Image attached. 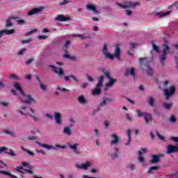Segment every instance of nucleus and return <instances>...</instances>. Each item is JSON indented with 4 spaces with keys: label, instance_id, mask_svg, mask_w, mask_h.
Returning <instances> with one entry per match:
<instances>
[{
    "label": "nucleus",
    "instance_id": "1",
    "mask_svg": "<svg viewBox=\"0 0 178 178\" xmlns=\"http://www.w3.org/2000/svg\"><path fill=\"white\" fill-rule=\"evenodd\" d=\"M14 88L16 89L17 91H19L20 94H22V95L26 98L24 100V104L31 105V102H35V100L34 98L31 97V95H26V93H24V91H23L22 86L19 85V83H14Z\"/></svg>",
    "mask_w": 178,
    "mask_h": 178
},
{
    "label": "nucleus",
    "instance_id": "2",
    "mask_svg": "<svg viewBox=\"0 0 178 178\" xmlns=\"http://www.w3.org/2000/svg\"><path fill=\"white\" fill-rule=\"evenodd\" d=\"M139 62L142 65V70L144 72L146 67L148 76H152V68L149 66V63L145 64L147 62V58H140Z\"/></svg>",
    "mask_w": 178,
    "mask_h": 178
},
{
    "label": "nucleus",
    "instance_id": "3",
    "mask_svg": "<svg viewBox=\"0 0 178 178\" xmlns=\"http://www.w3.org/2000/svg\"><path fill=\"white\" fill-rule=\"evenodd\" d=\"M163 49L162 55L159 56V61L162 66H165V60H166V56L168 55V51L170 49L169 45L167 44H163Z\"/></svg>",
    "mask_w": 178,
    "mask_h": 178
},
{
    "label": "nucleus",
    "instance_id": "4",
    "mask_svg": "<svg viewBox=\"0 0 178 178\" xmlns=\"http://www.w3.org/2000/svg\"><path fill=\"white\" fill-rule=\"evenodd\" d=\"M104 83V76L101 75L98 79V83L96 85L95 89L92 91V95H99L101 94V87Z\"/></svg>",
    "mask_w": 178,
    "mask_h": 178
},
{
    "label": "nucleus",
    "instance_id": "5",
    "mask_svg": "<svg viewBox=\"0 0 178 178\" xmlns=\"http://www.w3.org/2000/svg\"><path fill=\"white\" fill-rule=\"evenodd\" d=\"M115 5L118 6H120V8H122V9H130V8H136V6H140V3L138 2H133L130 3L129 6L122 5V3L119 2H116Z\"/></svg>",
    "mask_w": 178,
    "mask_h": 178
},
{
    "label": "nucleus",
    "instance_id": "6",
    "mask_svg": "<svg viewBox=\"0 0 178 178\" xmlns=\"http://www.w3.org/2000/svg\"><path fill=\"white\" fill-rule=\"evenodd\" d=\"M176 92V88L174 86L170 87L169 90L168 89L164 90L165 99H169L173 94Z\"/></svg>",
    "mask_w": 178,
    "mask_h": 178
},
{
    "label": "nucleus",
    "instance_id": "7",
    "mask_svg": "<svg viewBox=\"0 0 178 178\" xmlns=\"http://www.w3.org/2000/svg\"><path fill=\"white\" fill-rule=\"evenodd\" d=\"M103 54L106 58L108 59L113 60L115 56L113 54H111V53L108 52V45L105 44L103 47Z\"/></svg>",
    "mask_w": 178,
    "mask_h": 178
},
{
    "label": "nucleus",
    "instance_id": "8",
    "mask_svg": "<svg viewBox=\"0 0 178 178\" xmlns=\"http://www.w3.org/2000/svg\"><path fill=\"white\" fill-rule=\"evenodd\" d=\"M163 154H154L152 156V159L150 160V163H158L161 162V158H163Z\"/></svg>",
    "mask_w": 178,
    "mask_h": 178
},
{
    "label": "nucleus",
    "instance_id": "9",
    "mask_svg": "<svg viewBox=\"0 0 178 178\" xmlns=\"http://www.w3.org/2000/svg\"><path fill=\"white\" fill-rule=\"evenodd\" d=\"M49 67H51L52 72H54L56 74H58V76L60 77V76H63L65 74V72H63V69L62 67L58 68V70L56 69V67L54 65H49Z\"/></svg>",
    "mask_w": 178,
    "mask_h": 178
},
{
    "label": "nucleus",
    "instance_id": "10",
    "mask_svg": "<svg viewBox=\"0 0 178 178\" xmlns=\"http://www.w3.org/2000/svg\"><path fill=\"white\" fill-rule=\"evenodd\" d=\"M42 10H44V7L41 6L39 8H35L31 10L29 12L27 13L28 16H33V15H37L41 13Z\"/></svg>",
    "mask_w": 178,
    "mask_h": 178
},
{
    "label": "nucleus",
    "instance_id": "11",
    "mask_svg": "<svg viewBox=\"0 0 178 178\" xmlns=\"http://www.w3.org/2000/svg\"><path fill=\"white\" fill-rule=\"evenodd\" d=\"M175 152H178V147L173 145H168L167 147L166 154L169 155Z\"/></svg>",
    "mask_w": 178,
    "mask_h": 178
},
{
    "label": "nucleus",
    "instance_id": "12",
    "mask_svg": "<svg viewBox=\"0 0 178 178\" xmlns=\"http://www.w3.org/2000/svg\"><path fill=\"white\" fill-rule=\"evenodd\" d=\"M10 35L11 34H15V30L14 29H5V30H1L0 31V38L2 37L3 35Z\"/></svg>",
    "mask_w": 178,
    "mask_h": 178
},
{
    "label": "nucleus",
    "instance_id": "13",
    "mask_svg": "<svg viewBox=\"0 0 178 178\" xmlns=\"http://www.w3.org/2000/svg\"><path fill=\"white\" fill-rule=\"evenodd\" d=\"M56 19L58 22H67L69 20H72V18L70 17H65L63 15H58L56 17Z\"/></svg>",
    "mask_w": 178,
    "mask_h": 178
},
{
    "label": "nucleus",
    "instance_id": "14",
    "mask_svg": "<svg viewBox=\"0 0 178 178\" xmlns=\"http://www.w3.org/2000/svg\"><path fill=\"white\" fill-rule=\"evenodd\" d=\"M61 118L62 115H60V113H54V119L57 124H62V120H60Z\"/></svg>",
    "mask_w": 178,
    "mask_h": 178
},
{
    "label": "nucleus",
    "instance_id": "15",
    "mask_svg": "<svg viewBox=\"0 0 178 178\" xmlns=\"http://www.w3.org/2000/svg\"><path fill=\"white\" fill-rule=\"evenodd\" d=\"M111 138H113V140L111 141V145L118 144L119 143V137L116 134H111Z\"/></svg>",
    "mask_w": 178,
    "mask_h": 178
},
{
    "label": "nucleus",
    "instance_id": "16",
    "mask_svg": "<svg viewBox=\"0 0 178 178\" xmlns=\"http://www.w3.org/2000/svg\"><path fill=\"white\" fill-rule=\"evenodd\" d=\"M129 74H131V76H136V70L134 67L130 68H126L125 70V76H129Z\"/></svg>",
    "mask_w": 178,
    "mask_h": 178
},
{
    "label": "nucleus",
    "instance_id": "17",
    "mask_svg": "<svg viewBox=\"0 0 178 178\" xmlns=\"http://www.w3.org/2000/svg\"><path fill=\"white\" fill-rule=\"evenodd\" d=\"M116 81H118V80L113 79L112 76L108 78V82L106 83V87H113V84H115Z\"/></svg>",
    "mask_w": 178,
    "mask_h": 178
},
{
    "label": "nucleus",
    "instance_id": "18",
    "mask_svg": "<svg viewBox=\"0 0 178 178\" xmlns=\"http://www.w3.org/2000/svg\"><path fill=\"white\" fill-rule=\"evenodd\" d=\"M114 55L118 60H120V47L119 46L115 47Z\"/></svg>",
    "mask_w": 178,
    "mask_h": 178
},
{
    "label": "nucleus",
    "instance_id": "19",
    "mask_svg": "<svg viewBox=\"0 0 178 178\" xmlns=\"http://www.w3.org/2000/svg\"><path fill=\"white\" fill-rule=\"evenodd\" d=\"M144 119L145 121V123H147V124L149 123H151V122H152V116L151 115V114H145L144 116Z\"/></svg>",
    "mask_w": 178,
    "mask_h": 178
},
{
    "label": "nucleus",
    "instance_id": "20",
    "mask_svg": "<svg viewBox=\"0 0 178 178\" xmlns=\"http://www.w3.org/2000/svg\"><path fill=\"white\" fill-rule=\"evenodd\" d=\"M0 174L5 175L6 176H8L9 177H12V178H17L16 175H13L10 172L5 170H0Z\"/></svg>",
    "mask_w": 178,
    "mask_h": 178
},
{
    "label": "nucleus",
    "instance_id": "21",
    "mask_svg": "<svg viewBox=\"0 0 178 178\" xmlns=\"http://www.w3.org/2000/svg\"><path fill=\"white\" fill-rule=\"evenodd\" d=\"M10 19H13V20H16L17 19V17H13L11 16L9 19H7L6 27H10V26H13V24H12V22L10 21Z\"/></svg>",
    "mask_w": 178,
    "mask_h": 178
},
{
    "label": "nucleus",
    "instance_id": "22",
    "mask_svg": "<svg viewBox=\"0 0 178 178\" xmlns=\"http://www.w3.org/2000/svg\"><path fill=\"white\" fill-rule=\"evenodd\" d=\"M170 13V11H167L165 13H163L162 12L155 13L154 16H158L159 17H164V16H168Z\"/></svg>",
    "mask_w": 178,
    "mask_h": 178
},
{
    "label": "nucleus",
    "instance_id": "23",
    "mask_svg": "<svg viewBox=\"0 0 178 178\" xmlns=\"http://www.w3.org/2000/svg\"><path fill=\"white\" fill-rule=\"evenodd\" d=\"M77 145H79V144L76 143L73 145H70L69 147L71 149H73V152H74V154H80V152L77 151Z\"/></svg>",
    "mask_w": 178,
    "mask_h": 178
},
{
    "label": "nucleus",
    "instance_id": "24",
    "mask_svg": "<svg viewBox=\"0 0 178 178\" xmlns=\"http://www.w3.org/2000/svg\"><path fill=\"white\" fill-rule=\"evenodd\" d=\"M65 81H70V79H72L76 83H79V79H76L74 75H70V76H64Z\"/></svg>",
    "mask_w": 178,
    "mask_h": 178
},
{
    "label": "nucleus",
    "instance_id": "25",
    "mask_svg": "<svg viewBox=\"0 0 178 178\" xmlns=\"http://www.w3.org/2000/svg\"><path fill=\"white\" fill-rule=\"evenodd\" d=\"M78 102H79V104H81V105H84V104H86V97H84V95H81L79 96Z\"/></svg>",
    "mask_w": 178,
    "mask_h": 178
},
{
    "label": "nucleus",
    "instance_id": "26",
    "mask_svg": "<svg viewBox=\"0 0 178 178\" xmlns=\"http://www.w3.org/2000/svg\"><path fill=\"white\" fill-rule=\"evenodd\" d=\"M86 8L89 10H92V12H94V13H98V10H97V8H95L94 5H92V4H88V5H86Z\"/></svg>",
    "mask_w": 178,
    "mask_h": 178
},
{
    "label": "nucleus",
    "instance_id": "27",
    "mask_svg": "<svg viewBox=\"0 0 178 178\" xmlns=\"http://www.w3.org/2000/svg\"><path fill=\"white\" fill-rule=\"evenodd\" d=\"M120 152V151L119 150V148H115V152L111 154L112 159H116V158H118Z\"/></svg>",
    "mask_w": 178,
    "mask_h": 178
},
{
    "label": "nucleus",
    "instance_id": "28",
    "mask_svg": "<svg viewBox=\"0 0 178 178\" xmlns=\"http://www.w3.org/2000/svg\"><path fill=\"white\" fill-rule=\"evenodd\" d=\"M127 134L128 136V143L125 144V145H129L130 143L131 142V130L127 129Z\"/></svg>",
    "mask_w": 178,
    "mask_h": 178
},
{
    "label": "nucleus",
    "instance_id": "29",
    "mask_svg": "<svg viewBox=\"0 0 178 178\" xmlns=\"http://www.w3.org/2000/svg\"><path fill=\"white\" fill-rule=\"evenodd\" d=\"M38 146L42 147L43 148H47V149H55V147L54 146H49L47 144L38 143Z\"/></svg>",
    "mask_w": 178,
    "mask_h": 178
},
{
    "label": "nucleus",
    "instance_id": "30",
    "mask_svg": "<svg viewBox=\"0 0 178 178\" xmlns=\"http://www.w3.org/2000/svg\"><path fill=\"white\" fill-rule=\"evenodd\" d=\"M89 166H91V162L90 161H86V163L82 164L81 166H78V168H82V169H88Z\"/></svg>",
    "mask_w": 178,
    "mask_h": 178
},
{
    "label": "nucleus",
    "instance_id": "31",
    "mask_svg": "<svg viewBox=\"0 0 178 178\" xmlns=\"http://www.w3.org/2000/svg\"><path fill=\"white\" fill-rule=\"evenodd\" d=\"M163 106L165 109H167V111L170 110V108L173 106L172 103H163Z\"/></svg>",
    "mask_w": 178,
    "mask_h": 178
},
{
    "label": "nucleus",
    "instance_id": "32",
    "mask_svg": "<svg viewBox=\"0 0 178 178\" xmlns=\"http://www.w3.org/2000/svg\"><path fill=\"white\" fill-rule=\"evenodd\" d=\"M63 133L67 134V136H72V130L67 127H64Z\"/></svg>",
    "mask_w": 178,
    "mask_h": 178
},
{
    "label": "nucleus",
    "instance_id": "33",
    "mask_svg": "<svg viewBox=\"0 0 178 178\" xmlns=\"http://www.w3.org/2000/svg\"><path fill=\"white\" fill-rule=\"evenodd\" d=\"M147 103L149 104V106L155 107V102H154V98L152 97L149 98Z\"/></svg>",
    "mask_w": 178,
    "mask_h": 178
},
{
    "label": "nucleus",
    "instance_id": "34",
    "mask_svg": "<svg viewBox=\"0 0 178 178\" xmlns=\"http://www.w3.org/2000/svg\"><path fill=\"white\" fill-rule=\"evenodd\" d=\"M155 42H156L155 40L152 41L153 50L155 51L156 52H159V47L156 44H155Z\"/></svg>",
    "mask_w": 178,
    "mask_h": 178
},
{
    "label": "nucleus",
    "instance_id": "35",
    "mask_svg": "<svg viewBox=\"0 0 178 178\" xmlns=\"http://www.w3.org/2000/svg\"><path fill=\"white\" fill-rule=\"evenodd\" d=\"M136 113L138 114V118H143V116H145V115L147 114V113H144L140 109L136 110Z\"/></svg>",
    "mask_w": 178,
    "mask_h": 178
},
{
    "label": "nucleus",
    "instance_id": "36",
    "mask_svg": "<svg viewBox=\"0 0 178 178\" xmlns=\"http://www.w3.org/2000/svg\"><path fill=\"white\" fill-rule=\"evenodd\" d=\"M21 148H22V151H24V152H27V154H29V155H30L31 156H34V152H33L23 147H22Z\"/></svg>",
    "mask_w": 178,
    "mask_h": 178
},
{
    "label": "nucleus",
    "instance_id": "37",
    "mask_svg": "<svg viewBox=\"0 0 178 178\" xmlns=\"http://www.w3.org/2000/svg\"><path fill=\"white\" fill-rule=\"evenodd\" d=\"M159 169V166H152V167L149 168L147 173H152L153 170H158Z\"/></svg>",
    "mask_w": 178,
    "mask_h": 178
},
{
    "label": "nucleus",
    "instance_id": "38",
    "mask_svg": "<svg viewBox=\"0 0 178 178\" xmlns=\"http://www.w3.org/2000/svg\"><path fill=\"white\" fill-rule=\"evenodd\" d=\"M63 57L66 58H68V59H70L71 60H76V57H74L73 56H70L67 54H64Z\"/></svg>",
    "mask_w": 178,
    "mask_h": 178
},
{
    "label": "nucleus",
    "instance_id": "39",
    "mask_svg": "<svg viewBox=\"0 0 178 178\" xmlns=\"http://www.w3.org/2000/svg\"><path fill=\"white\" fill-rule=\"evenodd\" d=\"M5 154H7V155H10V156H16V154H15V151L13 149H9L8 152H5Z\"/></svg>",
    "mask_w": 178,
    "mask_h": 178
},
{
    "label": "nucleus",
    "instance_id": "40",
    "mask_svg": "<svg viewBox=\"0 0 178 178\" xmlns=\"http://www.w3.org/2000/svg\"><path fill=\"white\" fill-rule=\"evenodd\" d=\"M169 122L170 123H176L177 122V119H176V117H175V115H172L169 119Z\"/></svg>",
    "mask_w": 178,
    "mask_h": 178
},
{
    "label": "nucleus",
    "instance_id": "41",
    "mask_svg": "<svg viewBox=\"0 0 178 178\" xmlns=\"http://www.w3.org/2000/svg\"><path fill=\"white\" fill-rule=\"evenodd\" d=\"M9 78L10 79H13V80H20V77L17 76L16 74H10L9 75Z\"/></svg>",
    "mask_w": 178,
    "mask_h": 178
},
{
    "label": "nucleus",
    "instance_id": "42",
    "mask_svg": "<svg viewBox=\"0 0 178 178\" xmlns=\"http://www.w3.org/2000/svg\"><path fill=\"white\" fill-rule=\"evenodd\" d=\"M138 154H139L138 161H139V162H141L142 163H143L144 157H143V152L139 151Z\"/></svg>",
    "mask_w": 178,
    "mask_h": 178
},
{
    "label": "nucleus",
    "instance_id": "43",
    "mask_svg": "<svg viewBox=\"0 0 178 178\" xmlns=\"http://www.w3.org/2000/svg\"><path fill=\"white\" fill-rule=\"evenodd\" d=\"M103 73H104V74L106 76V77L107 78V79H111V72H109V71L108 70H103Z\"/></svg>",
    "mask_w": 178,
    "mask_h": 178
},
{
    "label": "nucleus",
    "instance_id": "44",
    "mask_svg": "<svg viewBox=\"0 0 178 178\" xmlns=\"http://www.w3.org/2000/svg\"><path fill=\"white\" fill-rule=\"evenodd\" d=\"M27 115L31 116V118L33 119L34 122H38V118L37 117H35V115H34L30 113H28Z\"/></svg>",
    "mask_w": 178,
    "mask_h": 178
},
{
    "label": "nucleus",
    "instance_id": "45",
    "mask_svg": "<svg viewBox=\"0 0 178 178\" xmlns=\"http://www.w3.org/2000/svg\"><path fill=\"white\" fill-rule=\"evenodd\" d=\"M5 151H8V147L3 146L0 148V155L1 154H3V152H5Z\"/></svg>",
    "mask_w": 178,
    "mask_h": 178
},
{
    "label": "nucleus",
    "instance_id": "46",
    "mask_svg": "<svg viewBox=\"0 0 178 178\" xmlns=\"http://www.w3.org/2000/svg\"><path fill=\"white\" fill-rule=\"evenodd\" d=\"M156 136H158V138L161 140L162 141H163L165 140V137L162 136L161 134H159V132H158V131H156Z\"/></svg>",
    "mask_w": 178,
    "mask_h": 178
},
{
    "label": "nucleus",
    "instance_id": "47",
    "mask_svg": "<svg viewBox=\"0 0 178 178\" xmlns=\"http://www.w3.org/2000/svg\"><path fill=\"white\" fill-rule=\"evenodd\" d=\"M71 43H72V42L70 40H67L66 41L65 45H64V47L65 48V51H66V49H67V48H69V45H70Z\"/></svg>",
    "mask_w": 178,
    "mask_h": 178
},
{
    "label": "nucleus",
    "instance_id": "48",
    "mask_svg": "<svg viewBox=\"0 0 178 178\" xmlns=\"http://www.w3.org/2000/svg\"><path fill=\"white\" fill-rule=\"evenodd\" d=\"M36 31L37 30L35 29L31 30L30 31L26 32V35H31V34H34V33H35Z\"/></svg>",
    "mask_w": 178,
    "mask_h": 178
},
{
    "label": "nucleus",
    "instance_id": "49",
    "mask_svg": "<svg viewBox=\"0 0 178 178\" xmlns=\"http://www.w3.org/2000/svg\"><path fill=\"white\" fill-rule=\"evenodd\" d=\"M40 90H42L43 91H46L47 90V86L42 83L40 84Z\"/></svg>",
    "mask_w": 178,
    "mask_h": 178
},
{
    "label": "nucleus",
    "instance_id": "50",
    "mask_svg": "<svg viewBox=\"0 0 178 178\" xmlns=\"http://www.w3.org/2000/svg\"><path fill=\"white\" fill-rule=\"evenodd\" d=\"M69 2H70V1H69L67 0H64L63 1L60 2L59 5H60V6H63V5H66V3H69Z\"/></svg>",
    "mask_w": 178,
    "mask_h": 178
},
{
    "label": "nucleus",
    "instance_id": "51",
    "mask_svg": "<svg viewBox=\"0 0 178 178\" xmlns=\"http://www.w3.org/2000/svg\"><path fill=\"white\" fill-rule=\"evenodd\" d=\"M24 172H26L27 173H29V175H33L34 172H33V170H29V169H23Z\"/></svg>",
    "mask_w": 178,
    "mask_h": 178
},
{
    "label": "nucleus",
    "instance_id": "52",
    "mask_svg": "<svg viewBox=\"0 0 178 178\" xmlns=\"http://www.w3.org/2000/svg\"><path fill=\"white\" fill-rule=\"evenodd\" d=\"M104 105H106V99H103L102 102H101L99 105V106H104Z\"/></svg>",
    "mask_w": 178,
    "mask_h": 178
},
{
    "label": "nucleus",
    "instance_id": "53",
    "mask_svg": "<svg viewBox=\"0 0 178 178\" xmlns=\"http://www.w3.org/2000/svg\"><path fill=\"white\" fill-rule=\"evenodd\" d=\"M17 22L18 24H24L26 21H24V19H18L17 20Z\"/></svg>",
    "mask_w": 178,
    "mask_h": 178
},
{
    "label": "nucleus",
    "instance_id": "54",
    "mask_svg": "<svg viewBox=\"0 0 178 178\" xmlns=\"http://www.w3.org/2000/svg\"><path fill=\"white\" fill-rule=\"evenodd\" d=\"M29 42H31V38L22 41V44H29Z\"/></svg>",
    "mask_w": 178,
    "mask_h": 178
},
{
    "label": "nucleus",
    "instance_id": "55",
    "mask_svg": "<svg viewBox=\"0 0 178 178\" xmlns=\"http://www.w3.org/2000/svg\"><path fill=\"white\" fill-rule=\"evenodd\" d=\"M170 140H171V141H175V143H178V137H174L172 136Z\"/></svg>",
    "mask_w": 178,
    "mask_h": 178
},
{
    "label": "nucleus",
    "instance_id": "56",
    "mask_svg": "<svg viewBox=\"0 0 178 178\" xmlns=\"http://www.w3.org/2000/svg\"><path fill=\"white\" fill-rule=\"evenodd\" d=\"M27 140H29V141H33L34 140H37V137L35 136H29L27 138Z\"/></svg>",
    "mask_w": 178,
    "mask_h": 178
},
{
    "label": "nucleus",
    "instance_id": "57",
    "mask_svg": "<svg viewBox=\"0 0 178 178\" xmlns=\"http://www.w3.org/2000/svg\"><path fill=\"white\" fill-rule=\"evenodd\" d=\"M23 166H17L16 168H15V171L17 172V173H19V170H23Z\"/></svg>",
    "mask_w": 178,
    "mask_h": 178
},
{
    "label": "nucleus",
    "instance_id": "58",
    "mask_svg": "<svg viewBox=\"0 0 178 178\" xmlns=\"http://www.w3.org/2000/svg\"><path fill=\"white\" fill-rule=\"evenodd\" d=\"M24 52H26V49H22L21 50H19L18 51V55H23V54H24Z\"/></svg>",
    "mask_w": 178,
    "mask_h": 178
},
{
    "label": "nucleus",
    "instance_id": "59",
    "mask_svg": "<svg viewBox=\"0 0 178 178\" xmlns=\"http://www.w3.org/2000/svg\"><path fill=\"white\" fill-rule=\"evenodd\" d=\"M34 61V59L33 58H31L28 60L26 61V65H30Z\"/></svg>",
    "mask_w": 178,
    "mask_h": 178
},
{
    "label": "nucleus",
    "instance_id": "60",
    "mask_svg": "<svg viewBox=\"0 0 178 178\" xmlns=\"http://www.w3.org/2000/svg\"><path fill=\"white\" fill-rule=\"evenodd\" d=\"M86 77H87L88 81H90V82L94 81V79H92V77H91L90 75H88V74H86Z\"/></svg>",
    "mask_w": 178,
    "mask_h": 178
},
{
    "label": "nucleus",
    "instance_id": "61",
    "mask_svg": "<svg viewBox=\"0 0 178 178\" xmlns=\"http://www.w3.org/2000/svg\"><path fill=\"white\" fill-rule=\"evenodd\" d=\"M55 147H57V148H61V149H65V148H66L65 145H55Z\"/></svg>",
    "mask_w": 178,
    "mask_h": 178
},
{
    "label": "nucleus",
    "instance_id": "62",
    "mask_svg": "<svg viewBox=\"0 0 178 178\" xmlns=\"http://www.w3.org/2000/svg\"><path fill=\"white\" fill-rule=\"evenodd\" d=\"M39 40H47L48 38V36L47 35H40L38 36Z\"/></svg>",
    "mask_w": 178,
    "mask_h": 178
},
{
    "label": "nucleus",
    "instance_id": "63",
    "mask_svg": "<svg viewBox=\"0 0 178 178\" xmlns=\"http://www.w3.org/2000/svg\"><path fill=\"white\" fill-rule=\"evenodd\" d=\"M4 133H5L6 134H9L10 136H13V131H9V130H6V131H4Z\"/></svg>",
    "mask_w": 178,
    "mask_h": 178
},
{
    "label": "nucleus",
    "instance_id": "64",
    "mask_svg": "<svg viewBox=\"0 0 178 178\" xmlns=\"http://www.w3.org/2000/svg\"><path fill=\"white\" fill-rule=\"evenodd\" d=\"M88 86H89L88 83H83L81 87V88H87Z\"/></svg>",
    "mask_w": 178,
    "mask_h": 178
}]
</instances>
